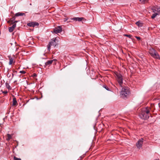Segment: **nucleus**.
Here are the masks:
<instances>
[{
	"label": "nucleus",
	"mask_w": 160,
	"mask_h": 160,
	"mask_svg": "<svg viewBox=\"0 0 160 160\" xmlns=\"http://www.w3.org/2000/svg\"><path fill=\"white\" fill-rule=\"evenodd\" d=\"M141 118L143 119H147L149 117V111L147 107L145 110H142L139 115Z\"/></svg>",
	"instance_id": "1"
},
{
	"label": "nucleus",
	"mask_w": 160,
	"mask_h": 160,
	"mask_svg": "<svg viewBox=\"0 0 160 160\" xmlns=\"http://www.w3.org/2000/svg\"><path fill=\"white\" fill-rule=\"evenodd\" d=\"M58 40L57 38H54L51 40L48 44L47 46V49L49 51L51 49V47L52 46H54V47L58 45Z\"/></svg>",
	"instance_id": "2"
},
{
	"label": "nucleus",
	"mask_w": 160,
	"mask_h": 160,
	"mask_svg": "<svg viewBox=\"0 0 160 160\" xmlns=\"http://www.w3.org/2000/svg\"><path fill=\"white\" fill-rule=\"evenodd\" d=\"M114 74L116 76L117 81L120 86L122 87L123 80L122 76L120 73L117 72H114Z\"/></svg>",
	"instance_id": "3"
},
{
	"label": "nucleus",
	"mask_w": 160,
	"mask_h": 160,
	"mask_svg": "<svg viewBox=\"0 0 160 160\" xmlns=\"http://www.w3.org/2000/svg\"><path fill=\"white\" fill-rule=\"evenodd\" d=\"M130 94V91L128 87H126L125 88H123L122 89L121 92V97L124 98H126L127 96Z\"/></svg>",
	"instance_id": "4"
},
{
	"label": "nucleus",
	"mask_w": 160,
	"mask_h": 160,
	"mask_svg": "<svg viewBox=\"0 0 160 160\" xmlns=\"http://www.w3.org/2000/svg\"><path fill=\"white\" fill-rule=\"evenodd\" d=\"M143 141V139L142 138L138 140L136 144V146L138 148L140 149L142 147Z\"/></svg>",
	"instance_id": "5"
},
{
	"label": "nucleus",
	"mask_w": 160,
	"mask_h": 160,
	"mask_svg": "<svg viewBox=\"0 0 160 160\" xmlns=\"http://www.w3.org/2000/svg\"><path fill=\"white\" fill-rule=\"evenodd\" d=\"M62 31V28L60 26H58L53 30V32L56 34L61 32Z\"/></svg>",
	"instance_id": "6"
},
{
	"label": "nucleus",
	"mask_w": 160,
	"mask_h": 160,
	"mask_svg": "<svg viewBox=\"0 0 160 160\" xmlns=\"http://www.w3.org/2000/svg\"><path fill=\"white\" fill-rule=\"evenodd\" d=\"M56 61L57 60L56 59H54L52 60H48L45 63V65H44V66H45L48 65H50L53 62H54V64H55L56 63Z\"/></svg>",
	"instance_id": "7"
},
{
	"label": "nucleus",
	"mask_w": 160,
	"mask_h": 160,
	"mask_svg": "<svg viewBox=\"0 0 160 160\" xmlns=\"http://www.w3.org/2000/svg\"><path fill=\"white\" fill-rule=\"evenodd\" d=\"M27 25L29 27H35V26H38L39 25V23L38 22H32L28 23Z\"/></svg>",
	"instance_id": "8"
},
{
	"label": "nucleus",
	"mask_w": 160,
	"mask_h": 160,
	"mask_svg": "<svg viewBox=\"0 0 160 160\" xmlns=\"http://www.w3.org/2000/svg\"><path fill=\"white\" fill-rule=\"evenodd\" d=\"M157 52L155 49L152 48H151L149 49V53L152 57Z\"/></svg>",
	"instance_id": "9"
},
{
	"label": "nucleus",
	"mask_w": 160,
	"mask_h": 160,
	"mask_svg": "<svg viewBox=\"0 0 160 160\" xmlns=\"http://www.w3.org/2000/svg\"><path fill=\"white\" fill-rule=\"evenodd\" d=\"M157 52L155 49L152 48H151L149 49V53L152 57Z\"/></svg>",
	"instance_id": "10"
},
{
	"label": "nucleus",
	"mask_w": 160,
	"mask_h": 160,
	"mask_svg": "<svg viewBox=\"0 0 160 160\" xmlns=\"http://www.w3.org/2000/svg\"><path fill=\"white\" fill-rule=\"evenodd\" d=\"M16 23H14L13 24L12 26V27H10L8 28V30L9 31L11 32L13 31L15 28L16 27Z\"/></svg>",
	"instance_id": "11"
},
{
	"label": "nucleus",
	"mask_w": 160,
	"mask_h": 160,
	"mask_svg": "<svg viewBox=\"0 0 160 160\" xmlns=\"http://www.w3.org/2000/svg\"><path fill=\"white\" fill-rule=\"evenodd\" d=\"M71 20H73L76 21H78L79 22H80L84 19V18L83 17H74L73 18H71Z\"/></svg>",
	"instance_id": "12"
},
{
	"label": "nucleus",
	"mask_w": 160,
	"mask_h": 160,
	"mask_svg": "<svg viewBox=\"0 0 160 160\" xmlns=\"http://www.w3.org/2000/svg\"><path fill=\"white\" fill-rule=\"evenodd\" d=\"M153 12H154L155 11L157 12L158 14H160V8L157 7H154L152 9Z\"/></svg>",
	"instance_id": "13"
},
{
	"label": "nucleus",
	"mask_w": 160,
	"mask_h": 160,
	"mask_svg": "<svg viewBox=\"0 0 160 160\" xmlns=\"http://www.w3.org/2000/svg\"><path fill=\"white\" fill-rule=\"evenodd\" d=\"M152 57L156 59H160V56L157 52L153 55Z\"/></svg>",
	"instance_id": "14"
},
{
	"label": "nucleus",
	"mask_w": 160,
	"mask_h": 160,
	"mask_svg": "<svg viewBox=\"0 0 160 160\" xmlns=\"http://www.w3.org/2000/svg\"><path fill=\"white\" fill-rule=\"evenodd\" d=\"M13 99H12V105L13 106H14L16 105H17L18 103H17V101L16 100V98L15 97V96H13Z\"/></svg>",
	"instance_id": "15"
},
{
	"label": "nucleus",
	"mask_w": 160,
	"mask_h": 160,
	"mask_svg": "<svg viewBox=\"0 0 160 160\" xmlns=\"http://www.w3.org/2000/svg\"><path fill=\"white\" fill-rule=\"evenodd\" d=\"M5 85H6V88L7 89H8L9 90H11L12 88L9 85V83L8 82H7L5 83Z\"/></svg>",
	"instance_id": "16"
},
{
	"label": "nucleus",
	"mask_w": 160,
	"mask_h": 160,
	"mask_svg": "<svg viewBox=\"0 0 160 160\" xmlns=\"http://www.w3.org/2000/svg\"><path fill=\"white\" fill-rule=\"evenodd\" d=\"M24 15H25L24 13H22V12H18V13H16L15 14V16L17 17V16H22Z\"/></svg>",
	"instance_id": "17"
},
{
	"label": "nucleus",
	"mask_w": 160,
	"mask_h": 160,
	"mask_svg": "<svg viewBox=\"0 0 160 160\" xmlns=\"http://www.w3.org/2000/svg\"><path fill=\"white\" fill-rule=\"evenodd\" d=\"M9 65H11L12 64V63L13 62V60L14 58H11V57H10L9 58Z\"/></svg>",
	"instance_id": "18"
},
{
	"label": "nucleus",
	"mask_w": 160,
	"mask_h": 160,
	"mask_svg": "<svg viewBox=\"0 0 160 160\" xmlns=\"http://www.w3.org/2000/svg\"><path fill=\"white\" fill-rule=\"evenodd\" d=\"M136 24L139 27H141L142 26V23L139 21L136 22Z\"/></svg>",
	"instance_id": "19"
},
{
	"label": "nucleus",
	"mask_w": 160,
	"mask_h": 160,
	"mask_svg": "<svg viewBox=\"0 0 160 160\" xmlns=\"http://www.w3.org/2000/svg\"><path fill=\"white\" fill-rule=\"evenodd\" d=\"M7 136L8 137V138L7 139V140L9 141L12 138V136L10 134H7Z\"/></svg>",
	"instance_id": "20"
},
{
	"label": "nucleus",
	"mask_w": 160,
	"mask_h": 160,
	"mask_svg": "<svg viewBox=\"0 0 160 160\" xmlns=\"http://www.w3.org/2000/svg\"><path fill=\"white\" fill-rule=\"evenodd\" d=\"M148 0H139L141 3L144 4L147 2Z\"/></svg>",
	"instance_id": "21"
},
{
	"label": "nucleus",
	"mask_w": 160,
	"mask_h": 160,
	"mask_svg": "<svg viewBox=\"0 0 160 160\" xmlns=\"http://www.w3.org/2000/svg\"><path fill=\"white\" fill-rule=\"evenodd\" d=\"M15 17L16 16H14V17L10 19V21H11L12 23H13L15 21L16 18Z\"/></svg>",
	"instance_id": "22"
},
{
	"label": "nucleus",
	"mask_w": 160,
	"mask_h": 160,
	"mask_svg": "<svg viewBox=\"0 0 160 160\" xmlns=\"http://www.w3.org/2000/svg\"><path fill=\"white\" fill-rule=\"evenodd\" d=\"M158 14L157 13H155L153 14L152 16H151V18L152 19L154 18Z\"/></svg>",
	"instance_id": "23"
},
{
	"label": "nucleus",
	"mask_w": 160,
	"mask_h": 160,
	"mask_svg": "<svg viewBox=\"0 0 160 160\" xmlns=\"http://www.w3.org/2000/svg\"><path fill=\"white\" fill-rule=\"evenodd\" d=\"M103 87L108 91H110V89L105 85H103Z\"/></svg>",
	"instance_id": "24"
},
{
	"label": "nucleus",
	"mask_w": 160,
	"mask_h": 160,
	"mask_svg": "<svg viewBox=\"0 0 160 160\" xmlns=\"http://www.w3.org/2000/svg\"><path fill=\"white\" fill-rule=\"evenodd\" d=\"M124 36H126V37H128L129 38H131V37H132V36L131 35H130V34H125L124 35Z\"/></svg>",
	"instance_id": "25"
},
{
	"label": "nucleus",
	"mask_w": 160,
	"mask_h": 160,
	"mask_svg": "<svg viewBox=\"0 0 160 160\" xmlns=\"http://www.w3.org/2000/svg\"><path fill=\"white\" fill-rule=\"evenodd\" d=\"M14 160H21V159L20 158H18L15 156H14L13 157Z\"/></svg>",
	"instance_id": "26"
},
{
	"label": "nucleus",
	"mask_w": 160,
	"mask_h": 160,
	"mask_svg": "<svg viewBox=\"0 0 160 160\" xmlns=\"http://www.w3.org/2000/svg\"><path fill=\"white\" fill-rule=\"evenodd\" d=\"M26 72L25 71H20V73L23 74H25L26 73Z\"/></svg>",
	"instance_id": "27"
},
{
	"label": "nucleus",
	"mask_w": 160,
	"mask_h": 160,
	"mask_svg": "<svg viewBox=\"0 0 160 160\" xmlns=\"http://www.w3.org/2000/svg\"><path fill=\"white\" fill-rule=\"evenodd\" d=\"M2 93L4 94H6L8 93V92L7 91H2Z\"/></svg>",
	"instance_id": "28"
},
{
	"label": "nucleus",
	"mask_w": 160,
	"mask_h": 160,
	"mask_svg": "<svg viewBox=\"0 0 160 160\" xmlns=\"http://www.w3.org/2000/svg\"><path fill=\"white\" fill-rule=\"evenodd\" d=\"M135 37V38H137L138 40H140L141 39V38H140V37H137V36H136Z\"/></svg>",
	"instance_id": "29"
},
{
	"label": "nucleus",
	"mask_w": 160,
	"mask_h": 160,
	"mask_svg": "<svg viewBox=\"0 0 160 160\" xmlns=\"http://www.w3.org/2000/svg\"><path fill=\"white\" fill-rule=\"evenodd\" d=\"M18 22V21L15 20V21L13 23H12L11 24H13L14 23H17Z\"/></svg>",
	"instance_id": "30"
},
{
	"label": "nucleus",
	"mask_w": 160,
	"mask_h": 160,
	"mask_svg": "<svg viewBox=\"0 0 160 160\" xmlns=\"http://www.w3.org/2000/svg\"><path fill=\"white\" fill-rule=\"evenodd\" d=\"M68 18H64L63 19V21L65 22L68 20Z\"/></svg>",
	"instance_id": "31"
},
{
	"label": "nucleus",
	"mask_w": 160,
	"mask_h": 160,
	"mask_svg": "<svg viewBox=\"0 0 160 160\" xmlns=\"http://www.w3.org/2000/svg\"><path fill=\"white\" fill-rule=\"evenodd\" d=\"M37 76V75L36 74H35V73H34L33 74V76L36 77Z\"/></svg>",
	"instance_id": "32"
},
{
	"label": "nucleus",
	"mask_w": 160,
	"mask_h": 160,
	"mask_svg": "<svg viewBox=\"0 0 160 160\" xmlns=\"http://www.w3.org/2000/svg\"><path fill=\"white\" fill-rule=\"evenodd\" d=\"M11 22V21H10V19L9 20V21H8V22H7L8 23H10Z\"/></svg>",
	"instance_id": "33"
},
{
	"label": "nucleus",
	"mask_w": 160,
	"mask_h": 160,
	"mask_svg": "<svg viewBox=\"0 0 160 160\" xmlns=\"http://www.w3.org/2000/svg\"><path fill=\"white\" fill-rule=\"evenodd\" d=\"M10 44L11 45H12V43H10Z\"/></svg>",
	"instance_id": "34"
},
{
	"label": "nucleus",
	"mask_w": 160,
	"mask_h": 160,
	"mask_svg": "<svg viewBox=\"0 0 160 160\" xmlns=\"http://www.w3.org/2000/svg\"><path fill=\"white\" fill-rule=\"evenodd\" d=\"M14 75L13 74H12V77H13Z\"/></svg>",
	"instance_id": "35"
},
{
	"label": "nucleus",
	"mask_w": 160,
	"mask_h": 160,
	"mask_svg": "<svg viewBox=\"0 0 160 160\" xmlns=\"http://www.w3.org/2000/svg\"><path fill=\"white\" fill-rule=\"evenodd\" d=\"M68 22H70V21H68Z\"/></svg>",
	"instance_id": "36"
},
{
	"label": "nucleus",
	"mask_w": 160,
	"mask_h": 160,
	"mask_svg": "<svg viewBox=\"0 0 160 160\" xmlns=\"http://www.w3.org/2000/svg\"><path fill=\"white\" fill-rule=\"evenodd\" d=\"M57 38H58V37H57Z\"/></svg>",
	"instance_id": "37"
}]
</instances>
